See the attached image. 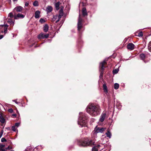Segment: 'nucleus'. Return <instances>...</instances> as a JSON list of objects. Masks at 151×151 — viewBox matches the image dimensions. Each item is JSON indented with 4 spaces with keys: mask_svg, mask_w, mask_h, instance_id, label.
<instances>
[{
    "mask_svg": "<svg viewBox=\"0 0 151 151\" xmlns=\"http://www.w3.org/2000/svg\"><path fill=\"white\" fill-rule=\"evenodd\" d=\"M14 17V16L13 15V14L11 12L9 13V14L8 18H9V17L10 18H13V17Z\"/></svg>",
    "mask_w": 151,
    "mask_h": 151,
    "instance_id": "nucleus-25",
    "label": "nucleus"
},
{
    "mask_svg": "<svg viewBox=\"0 0 151 151\" xmlns=\"http://www.w3.org/2000/svg\"><path fill=\"white\" fill-rule=\"evenodd\" d=\"M62 16H61L60 15H58V19H59L60 20V18H61Z\"/></svg>",
    "mask_w": 151,
    "mask_h": 151,
    "instance_id": "nucleus-40",
    "label": "nucleus"
},
{
    "mask_svg": "<svg viewBox=\"0 0 151 151\" xmlns=\"http://www.w3.org/2000/svg\"><path fill=\"white\" fill-rule=\"evenodd\" d=\"M4 150L5 151H6L8 149H7V148H4Z\"/></svg>",
    "mask_w": 151,
    "mask_h": 151,
    "instance_id": "nucleus-49",
    "label": "nucleus"
},
{
    "mask_svg": "<svg viewBox=\"0 0 151 151\" xmlns=\"http://www.w3.org/2000/svg\"><path fill=\"white\" fill-rule=\"evenodd\" d=\"M94 142L91 140H85L83 141H81L78 143V144L81 146H91L94 145Z\"/></svg>",
    "mask_w": 151,
    "mask_h": 151,
    "instance_id": "nucleus-3",
    "label": "nucleus"
},
{
    "mask_svg": "<svg viewBox=\"0 0 151 151\" xmlns=\"http://www.w3.org/2000/svg\"><path fill=\"white\" fill-rule=\"evenodd\" d=\"M82 18L81 17V16L80 14H79V16L78 23L77 24L78 29V30L79 31L81 30L82 27Z\"/></svg>",
    "mask_w": 151,
    "mask_h": 151,
    "instance_id": "nucleus-6",
    "label": "nucleus"
},
{
    "mask_svg": "<svg viewBox=\"0 0 151 151\" xmlns=\"http://www.w3.org/2000/svg\"><path fill=\"white\" fill-rule=\"evenodd\" d=\"M36 148L37 149L38 148H37V147H36Z\"/></svg>",
    "mask_w": 151,
    "mask_h": 151,
    "instance_id": "nucleus-52",
    "label": "nucleus"
},
{
    "mask_svg": "<svg viewBox=\"0 0 151 151\" xmlns=\"http://www.w3.org/2000/svg\"><path fill=\"white\" fill-rule=\"evenodd\" d=\"M3 132H4V131L3 130H2L0 134H1L2 135Z\"/></svg>",
    "mask_w": 151,
    "mask_h": 151,
    "instance_id": "nucleus-44",
    "label": "nucleus"
},
{
    "mask_svg": "<svg viewBox=\"0 0 151 151\" xmlns=\"http://www.w3.org/2000/svg\"><path fill=\"white\" fill-rule=\"evenodd\" d=\"M39 22L40 23L42 24L45 22V20L41 18L40 19Z\"/></svg>",
    "mask_w": 151,
    "mask_h": 151,
    "instance_id": "nucleus-29",
    "label": "nucleus"
},
{
    "mask_svg": "<svg viewBox=\"0 0 151 151\" xmlns=\"http://www.w3.org/2000/svg\"><path fill=\"white\" fill-rule=\"evenodd\" d=\"M134 45L132 43H129L127 45V48L128 49L132 50H133L134 48Z\"/></svg>",
    "mask_w": 151,
    "mask_h": 151,
    "instance_id": "nucleus-10",
    "label": "nucleus"
},
{
    "mask_svg": "<svg viewBox=\"0 0 151 151\" xmlns=\"http://www.w3.org/2000/svg\"><path fill=\"white\" fill-rule=\"evenodd\" d=\"M4 27L5 28H7H7H8V27H9V26L7 24H5V25L4 24V25H0V27H1L2 28Z\"/></svg>",
    "mask_w": 151,
    "mask_h": 151,
    "instance_id": "nucleus-28",
    "label": "nucleus"
},
{
    "mask_svg": "<svg viewBox=\"0 0 151 151\" xmlns=\"http://www.w3.org/2000/svg\"><path fill=\"white\" fill-rule=\"evenodd\" d=\"M140 57L141 60H143L145 63H146V62L144 60V59L145 58V56L144 54H140Z\"/></svg>",
    "mask_w": 151,
    "mask_h": 151,
    "instance_id": "nucleus-17",
    "label": "nucleus"
},
{
    "mask_svg": "<svg viewBox=\"0 0 151 151\" xmlns=\"http://www.w3.org/2000/svg\"><path fill=\"white\" fill-rule=\"evenodd\" d=\"M7 31V28H5L4 30V34H6Z\"/></svg>",
    "mask_w": 151,
    "mask_h": 151,
    "instance_id": "nucleus-37",
    "label": "nucleus"
},
{
    "mask_svg": "<svg viewBox=\"0 0 151 151\" xmlns=\"http://www.w3.org/2000/svg\"><path fill=\"white\" fill-rule=\"evenodd\" d=\"M20 125V123H16L14 126H15L16 127H19Z\"/></svg>",
    "mask_w": 151,
    "mask_h": 151,
    "instance_id": "nucleus-34",
    "label": "nucleus"
},
{
    "mask_svg": "<svg viewBox=\"0 0 151 151\" xmlns=\"http://www.w3.org/2000/svg\"><path fill=\"white\" fill-rule=\"evenodd\" d=\"M29 3L27 2H26L25 3V6H27L29 5Z\"/></svg>",
    "mask_w": 151,
    "mask_h": 151,
    "instance_id": "nucleus-41",
    "label": "nucleus"
},
{
    "mask_svg": "<svg viewBox=\"0 0 151 151\" xmlns=\"http://www.w3.org/2000/svg\"><path fill=\"white\" fill-rule=\"evenodd\" d=\"M24 17V16L22 14H18L17 15H15L14 16V19H17L19 18H23Z\"/></svg>",
    "mask_w": 151,
    "mask_h": 151,
    "instance_id": "nucleus-9",
    "label": "nucleus"
},
{
    "mask_svg": "<svg viewBox=\"0 0 151 151\" xmlns=\"http://www.w3.org/2000/svg\"><path fill=\"white\" fill-rule=\"evenodd\" d=\"M103 88L104 92L105 93L106 95H107L108 93V91L107 89V87L106 85L104 84L103 85Z\"/></svg>",
    "mask_w": 151,
    "mask_h": 151,
    "instance_id": "nucleus-14",
    "label": "nucleus"
},
{
    "mask_svg": "<svg viewBox=\"0 0 151 151\" xmlns=\"http://www.w3.org/2000/svg\"><path fill=\"white\" fill-rule=\"evenodd\" d=\"M119 71V70L118 69H116L113 70V73L114 74H116Z\"/></svg>",
    "mask_w": 151,
    "mask_h": 151,
    "instance_id": "nucleus-27",
    "label": "nucleus"
},
{
    "mask_svg": "<svg viewBox=\"0 0 151 151\" xmlns=\"http://www.w3.org/2000/svg\"><path fill=\"white\" fill-rule=\"evenodd\" d=\"M106 129V128L99 127L97 126L95 128L93 132L96 134L99 133H102Z\"/></svg>",
    "mask_w": 151,
    "mask_h": 151,
    "instance_id": "nucleus-5",
    "label": "nucleus"
},
{
    "mask_svg": "<svg viewBox=\"0 0 151 151\" xmlns=\"http://www.w3.org/2000/svg\"><path fill=\"white\" fill-rule=\"evenodd\" d=\"M11 18H9L8 19L7 22L13 26L14 25V21L10 19Z\"/></svg>",
    "mask_w": 151,
    "mask_h": 151,
    "instance_id": "nucleus-13",
    "label": "nucleus"
},
{
    "mask_svg": "<svg viewBox=\"0 0 151 151\" xmlns=\"http://www.w3.org/2000/svg\"><path fill=\"white\" fill-rule=\"evenodd\" d=\"M100 145H98L96 146H95V147H96L98 148L100 147Z\"/></svg>",
    "mask_w": 151,
    "mask_h": 151,
    "instance_id": "nucleus-45",
    "label": "nucleus"
},
{
    "mask_svg": "<svg viewBox=\"0 0 151 151\" xmlns=\"http://www.w3.org/2000/svg\"><path fill=\"white\" fill-rule=\"evenodd\" d=\"M0 151H5L4 148H0Z\"/></svg>",
    "mask_w": 151,
    "mask_h": 151,
    "instance_id": "nucleus-43",
    "label": "nucleus"
},
{
    "mask_svg": "<svg viewBox=\"0 0 151 151\" xmlns=\"http://www.w3.org/2000/svg\"><path fill=\"white\" fill-rule=\"evenodd\" d=\"M79 115L78 122V125H80L79 127H81L87 126V120L86 115L84 113L82 112H80Z\"/></svg>",
    "mask_w": 151,
    "mask_h": 151,
    "instance_id": "nucleus-2",
    "label": "nucleus"
},
{
    "mask_svg": "<svg viewBox=\"0 0 151 151\" xmlns=\"http://www.w3.org/2000/svg\"><path fill=\"white\" fill-rule=\"evenodd\" d=\"M40 12L39 11H37L35 13V18L36 19L40 17Z\"/></svg>",
    "mask_w": 151,
    "mask_h": 151,
    "instance_id": "nucleus-12",
    "label": "nucleus"
},
{
    "mask_svg": "<svg viewBox=\"0 0 151 151\" xmlns=\"http://www.w3.org/2000/svg\"><path fill=\"white\" fill-rule=\"evenodd\" d=\"M4 37V35H0V40L2 39Z\"/></svg>",
    "mask_w": 151,
    "mask_h": 151,
    "instance_id": "nucleus-42",
    "label": "nucleus"
},
{
    "mask_svg": "<svg viewBox=\"0 0 151 151\" xmlns=\"http://www.w3.org/2000/svg\"><path fill=\"white\" fill-rule=\"evenodd\" d=\"M82 13L84 17L87 15V12L86 9L85 8H83L82 9Z\"/></svg>",
    "mask_w": 151,
    "mask_h": 151,
    "instance_id": "nucleus-15",
    "label": "nucleus"
},
{
    "mask_svg": "<svg viewBox=\"0 0 151 151\" xmlns=\"http://www.w3.org/2000/svg\"><path fill=\"white\" fill-rule=\"evenodd\" d=\"M5 146V145L0 144V148H3Z\"/></svg>",
    "mask_w": 151,
    "mask_h": 151,
    "instance_id": "nucleus-35",
    "label": "nucleus"
},
{
    "mask_svg": "<svg viewBox=\"0 0 151 151\" xmlns=\"http://www.w3.org/2000/svg\"><path fill=\"white\" fill-rule=\"evenodd\" d=\"M143 35V32H141L138 33L137 36L138 37H142Z\"/></svg>",
    "mask_w": 151,
    "mask_h": 151,
    "instance_id": "nucleus-30",
    "label": "nucleus"
},
{
    "mask_svg": "<svg viewBox=\"0 0 151 151\" xmlns=\"http://www.w3.org/2000/svg\"><path fill=\"white\" fill-rule=\"evenodd\" d=\"M92 151H98V150L97 148L96 147L94 146L92 149Z\"/></svg>",
    "mask_w": 151,
    "mask_h": 151,
    "instance_id": "nucleus-32",
    "label": "nucleus"
},
{
    "mask_svg": "<svg viewBox=\"0 0 151 151\" xmlns=\"http://www.w3.org/2000/svg\"><path fill=\"white\" fill-rule=\"evenodd\" d=\"M106 111H104L103 112L99 118V121L100 122H102L104 121L106 117Z\"/></svg>",
    "mask_w": 151,
    "mask_h": 151,
    "instance_id": "nucleus-7",
    "label": "nucleus"
},
{
    "mask_svg": "<svg viewBox=\"0 0 151 151\" xmlns=\"http://www.w3.org/2000/svg\"><path fill=\"white\" fill-rule=\"evenodd\" d=\"M12 131H13L14 132H15L16 130L15 126L14 125L12 126Z\"/></svg>",
    "mask_w": 151,
    "mask_h": 151,
    "instance_id": "nucleus-33",
    "label": "nucleus"
},
{
    "mask_svg": "<svg viewBox=\"0 0 151 151\" xmlns=\"http://www.w3.org/2000/svg\"><path fill=\"white\" fill-rule=\"evenodd\" d=\"M59 21V19H57V20L56 21V23H57Z\"/></svg>",
    "mask_w": 151,
    "mask_h": 151,
    "instance_id": "nucleus-48",
    "label": "nucleus"
},
{
    "mask_svg": "<svg viewBox=\"0 0 151 151\" xmlns=\"http://www.w3.org/2000/svg\"><path fill=\"white\" fill-rule=\"evenodd\" d=\"M63 9H61L59 11V15L61 16H63Z\"/></svg>",
    "mask_w": 151,
    "mask_h": 151,
    "instance_id": "nucleus-24",
    "label": "nucleus"
},
{
    "mask_svg": "<svg viewBox=\"0 0 151 151\" xmlns=\"http://www.w3.org/2000/svg\"><path fill=\"white\" fill-rule=\"evenodd\" d=\"M5 120L1 114H0V121L2 123H4Z\"/></svg>",
    "mask_w": 151,
    "mask_h": 151,
    "instance_id": "nucleus-20",
    "label": "nucleus"
},
{
    "mask_svg": "<svg viewBox=\"0 0 151 151\" xmlns=\"http://www.w3.org/2000/svg\"><path fill=\"white\" fill-rule=\"evenodd\" d=\"M148 49L151 52V41L149 42L148 44Z\"/></svg>",
    "mask_w": 151,
    "mask_h": 151,
    "instance_id": "nucleus-26",
    "label": "nucleus"
},
{
    "mask_svg": "<svg viewBox=\"0 0 151 151\" xmlns=\"http://www.w3.org/2000/svg\"><path fill=\"white\" fill-rule=\"evenodd\" d=\"M33 5L35 6H39L38 2L37 1H35L33 3Z\"/></svg>",
    "mask_w": 151,
    "mask_h": 151,
    "instance_id": "nucleus-22",
    "label": "nucleus"
},
{
    "mask_svg": "<svg viewBox=\"0 0 151 151\" xmlns=\"http://www.w3.org/2000/svg\"><path fill=\"white\" fill-rule=\"evenodd\" d=\"M13 101L14 102L16 103L17 104H18V103L16 101V100H13Z\"/></svg>",
    "mask_w": 151,
    "mask_h": 151,
    "instance_id": "nucleus-46",
    "label": "nucleus"
},
{
    "mask_svg": "<svg viewBox=\"0 0 151 151\" xmlns=\"http://www.w3.org/2000/svg\"><path fill=\"white\" fill-rule=\"evenodd\" d=\"M8 111L11 113H12L13 112V110L12 109H9Z\"/></svg>",
    "mask_w": 151,
    "mask_h": 151,
    "instance_id": "nucleus-38",
    "label": "nucleus"
},
{
    "mask_svg": "<svg viewBox=\"0 0 151 151\" xmlns=\"http://www.w3.org/2000/svg\"><path fill=\"white\" fill-rule=\"evenodd\" d=\"M6 139L4 138H2L1 139V142H6Z\"/></svg>",
    "mask_w": 151,
    "mask_h": 151,
    "instance_id": "nucleus-36",
    "label": "nucleus"
},
{
    "mask_svg": "<svg viewBox=\"0 0 151 151\" xmlns=\"http://www.w3.org/2000/svg\"><path fill=\"white\" fill-rule=\"evenodd\" d=\"M23 9V8L22 7L20 6H18L16 7L14 9V10H16L17 12H21L22 10Z\"/></svg>",
    "mask_w": 151,
    "mask_h": 151,
    "instance_id": "nucleus-11",
    "label": "nucleus"
},
{
    "mask_svg": "<svg viewBox=\"0 0 151 151\" xmlns=\"http://www.w3.org/2000/svg\"><path fill=\"white\" fill-rule=\"evenodd\" d=\"M106 64V61L105 60L100 63L99 66V70L100 72V77H102L103 76L104 71L105 68L106 67L105 65Z\"/></svg>",
    "mask_w": 151,
    "mask_h": 151,
    "instance_id": "nucleus-4",
    "label": "nucleus"
},
{
    "mask_svg": "<svg viewBox=\"0 0 151 151\" xmlns=\"http://www.w3.org/2000/svg\"><path fill=\"white\" fill-rule=\"evenodd\" d=\"M12 115L13 116H15V117H16V116H17V115L16 114H12Z\"/></svg>",
    "mask_w": 151,
    "mask_h": 151,
    "instance_id": "nucleus-47",
    "label": "nucleus"
},
{
    "mask_svg": "<svg viewBox=\"0 0 151 151\" xmlns=\"http://www.w3.org/2000/svg\"><path fill=\"white\" fill-rule=\"evenodd\" d=\"M48 26L47 24H45L43 30L44 32H47L48 30Z\"/></svg>",
    "mask_w": 151,
    "mask_h": 151,
    "instance_id": "nucleus-19",
    "label": "nucleus"
},
{
    "mask_svg": "<svg viewBox=\"0 0 151 151\" xmlns=\"http://www.w3.org/2000/svg\"><path fill=\"white\" fill-rule=\"evenodd\" d=\"M119 87V85L118 83H115L114 85V88L115 89H117Z\"/></svg>",
    "mask_w": 151,
    "mask_h": 151,
    "instance_id": "nucleus-23",
    "label": "nucleus"
},
{
    "mask_svg": "<svg viewBox=\"0 0 151 151\" xmlns=\"http://www.w3.org/2000/svg\"><path fill=\"white\" fill-rule=\"evenodd\" d=\"M12 148V147L11 146H8L7 147V149L8 150H10Z\"/></svg>",
    "mask_w": 151,
    "mask_h": 151,
    "instance_id": "nucleus-39",
    "label": "nucleus"
},
{
    "mask_svg": "<svg viewBox=\"0 0 151 151\" xmlns=\"http://www.w3.org/2000/svg\"><path fill=\"white\" fill-rule=\"evenodd\" d=\"M86 111L91 115L95 116L100 114L101 109L99 106L90 104L87 107Z\"/></svg>",
    "mask_w": 151,
    "mask_h": 151,
    "instance_id": "nucleus-1",
    "label": "nucleus"
},
{
    "mask_svg": "<svg viewBox=\"0 0 151 151\" xmlns=\"http://www.w3.org/2000/svg\"><path fill=\"white\" fill-rule=\"evenodd\" d=\"M10 151H14V150H10Z\"/></svg>",
    "mask_w": 151,
    "mask_h": 151,
    "instance_id": "nucleus-51",
    "label": "nucleus"
},
{
    "mask_svg": "<svg viewBox=\"0 0 151 151\" xmlns=\"http://www.w3.org/2000/svg\"><path fill=\"white\" fill-rule=\"evenodd\" d=\"M14 1H17V0H13Z\"/></svg>",
    "mask_w": 151,
    "mask_h": 151,
    "instance_id": "nucleus-50",
    "label": "nucleus"
},
{
    "mask_svg": "<svg viewBox=\"0 0 151 151\" xmlns=\"http://www.w3.org/2000/svg\"><path fill=\"white\" fill-rule=\"evenodd\" d=\"M106 135L107 137L109 138H111V134L109 130H108L107 132L106 133Z\"/></svg>",
    "mask_w": 151,
    "mask_h": 151,
    "instance_id": "nucleus-21",
    "label": "nucleus"
},
{
    "mask_svg": "<svg viewBox=\"0 0 151 151\" xmlns=\"http://www.w3.org/2000/svg\"><path fill=\"white\" fill-rule=\"evenodd\" d=\"M60 2H57L55 3V8L57 10H58L59 9Z\"/></svg>",
    "mask_w": 151,
    "mask_h": 151,
    "instance_id": "nucleus-18",
    "label": "nucleus"
},
{
    "mask_svg": "<svg viewBox=\"0 0 151 151\" xmlns=\"http://www.w3.org/2000/svg\"><path fill=\"white\" fill-rule=\"evenodd\" d=\"M46 11L48 12H51L52 10V6H48L46 8Z\"/></svg>",
    "mask_w": 151,
    "mask_h": 151,
    "instance_id": "nucleus-16",
    "label": "nucleus"
},
{
    "mask_svg": "<svg viewBox=\"0 0 151 151\" xmlns=\"http://www.w3.org/2000/svg\"><path fill=\"white\" fill-rule=\"evenodd\" d=\"M58 15H56L54 16L53 18L52 19L53 21L55 20L56 19H58Z\"/></svg>",
    "mask_w": 151,
    "mask_h": 151,
    "instance_id": "nucleus-31",
    "label": "nucleus"
},
{
    "mask_svg": "<svg viewBox=\"0 0 151 151\" xmlns=\"http://www.w3.org/2000/svg\"><path fill=\"white\" fill-rule=\"evenodd\" d=\"M49 35L48 34H45L43 33H41L38 35V38L39 39L47 38L48 37Z\"/></svg>",
    "mask_w": 151,
    "mask_h": 151,
    "instance_id": "nucleus-8",
    "label": "nucleus"
}]
</instances>
